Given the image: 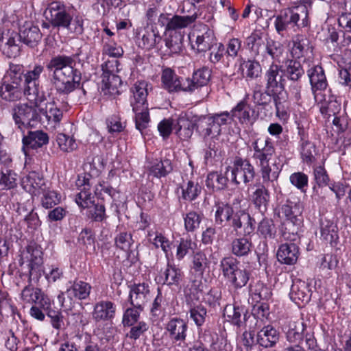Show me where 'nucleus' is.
Listing matches in <instances>:
<instances>
[{
  "mask_svg": "<svg viewBox=\"0 0 351 351\" xmlns=\"http://www.w3.org/2000/svg\"><path fill=\"white\" fill-rule=\"evenodd\" d=\"M242 65L246 69V77L255 79L261 75V66L258 62L254 60L244 61Z\"/></svg>",
  "mask_w": 351,
  "mask_h": 351,
  "instance_id": "nucleus-64",
  "label": "nucleus"
},
{
  "mask_svg": "<svg viewBox=\"0 0 351 351\" xmlns=\"http://www.w3.org/2000/svg\"><path fill=\"white\" fill-rule=\"evenodd\" d=\"M47 99L44 94V99L39 104H33L38 109L41 115L44 116L49 124L56 127L60 123L62 117V111L58 108L57 104L53 101H49L45 104L43 103Z\"/></svg>",
  "mask_w": 351,
  "mask_h": 351,
  "instance_id": "nucleus-15",
  "label": "nucleus"
},
{
  "mask_svg": "<svg viewBox=\"0 0 351 351\" xmlns=\"http://www.w3.org/2000/svg\"><path fill=\"white\" fill-rule=\"evenodd\" d=\"M219 267L224 278L236 289L245 286L250 279V271L232 256L221 258Z\"/></svg>",
  "mask_w": 351,
  "mask_h": 351,
  "instance_id": "nucleus-6",
  "label": "nucleus"
},
{
  "mask_svg": "<svg viewBox=\"0 0 351 351\" xmlns=\"http://www.w3.org/2000/svg\"><path fill=\"white\" fill-rule=\"evenodd\" d=\"M281 66L272 63L265 74L266 80L265 91L268 95L273 97L275 106L277 109V114L279 115L282 99H284L282 92L285 89L283 84L284 79L280 74Z\"/></svg>",
  "mask_w": 351,
  "mask_h": 351,
  "instance_id": "nucleus-7",
  "label": "nucleus"
},
{
  "mask_svg": "<svg viewBox=\"0 0 351 351\" xmlns=\"http://www.w3.org/2000/svg\"><path fill=\"white\" fill-rule=\"evenodd\" d=\"M269 199V192L266 187V184H264L256 186V189L251 195L252 202L262 213L266 211Z\"/></svg>",
  "mask_w": 351,
  "mask_h": 351,
  "instance_id": "nucleus-33",
  "label": "nucleus"
},
{
  "mask_svg": "<svg viewBox=\"0 0 351 351\" xmlns=\"http://www.w3.org/2000/svg\"><path fill=\"white\" fill-rule=\"evenodd\" d=\"M17 174L10 168L0 173V190H9L17 186Z\"/></svg>",
  "mask_w": 351,
  "mask_h": 351,
  "instance_id": "nucleus-50",
  "label": "nucleus"
},
{
  "mask_svg": "<svg viewBox=\"0 0 351 351\" xmlns=\"http://www.w3.org/2000/svg\"><path fill=\"white\" fill-rule=\"evenodd\" d=\"M321 238L330 245L336 244L339 239L338 228L332 221L322 219L320 223Z\"/></svg>",
  "mask_w": 351,
  "mask_h": 351,
  "instance_id": "nucleus-34",
  "label": "nucleus"
},
{
  "mask_svg": "<svg viewBox=\"0 0 351 351\" xmlns=\"http://www.w3.org/2000/svg\"><path fill=\"white\" fill-rule=\"evenodd\" d=\"M116 304L110 300H101L95 303L92 313L95 322L112 320L116 315Z\"/></svg>",
  "mask_w": 351,
  "mask_h": 351,
  "instance_id": "nucleus-21",
  "label": "nucleus"
},
{
  "mask_svg": "<svg viewBox=\"0 0 351 351\" xmlns=\"http://www.w3.org/2000/svg\"><path fill=\"white\" fill-rule=\"evenodd\" d=\"M143 310L134 306L128 308L123 315L122 324L123 326H132L139 322L140 313Z\"/></svg>",
  "mask_w": 351,
  "mask_h": 351,
  "instance_id": "nucleus-57",
  "label": "nucleus"
},
{
  "mask_svg": "<svg viewBox=\"0 0 351 351\" xmlns=\"http://www.w3.org/2000/svg\"><path fill=\"white\" fill-rule=\"evenodd\" d=\"M161 37L154 31H147L143 34L141 40L139 42V47L151 49L156 46L161 41Z\"/></svg>",
  "mask_w": 351,
  "mask_h": 351,
  "instance_id": "nucleus-56",
  "label": "nucleus"
},
{
  "mask_svg": "<svg viewBox=\"0 0 351 351\" xmlns=\"http://www.w3.org/2000/svg\"><path fill=\"white\" fill-rule=\"evenodd\" d=\"M300 14L304 19H302V25L305 26L304 19H306V10L305 7H296L293 8H287L280 11L276 16L274 22L275 28L279 34L288 29L293 28L295 26H299L298 22L300 18Z\"/></svg>",
  "mask_w": 351,
  "mask_h": 351,
  "instance_id": "nucleus-8",
  "label": "nucleus"
},
{
  "mask_svg": "<svg viewBox=\"0 0 351 351\" xmlns=\"http://www.w3.org/2000/svg\"><path fill=\"white\" fill-rule=\"evenodd\" d=\"M284 50L283 45L280 42L267 39L265 45L264 56L268 54L274 60L279 61Z\"/></svg>",
  "mask_w": 351,
  "mask_h": 351,
  "instance_id": "nucleus-54",
  "label": "nucleus"
},
{
  "mask_svg": "<svg viewBox=\"0 0 351 351\" xmlns=\"http://www.w3.org/2000/svg\"><path fill=\"white\" fill-rule=\"evenodd\" d=\"M45 15L51 26L58 29L69 27L72 19L69 9L60 1L50 3L45 10Z\"/></svg>",
  "mask_w": 351,
  "mask_h": 351,
  "instance_id": "nucleus-10",
  "label": "nucleus"
},
{
  "mask_svg": "<svg viewBox=\"0 0 351 351\" xmlns=\"http://www.w3.org/2000/svg\"><path fill=\"white\" fill-rule=\"evenodd\" d=\"M191 319L197 326H202L206 322L207 317L206 308L203 305H197L189 310Z\"/></svg>",
  "mask_w": 351,
  "mask_h": 351,
  "instance_id": "nucleus-59",
  "label": "nucleus"
},
{
  "mask_svg": "<svg viewBox=\"0 0 351 351\" xmlns=\"http://www.w3.org/2000/svg\"><path fill=\"white\" fill-rule=\"evenodd\" d=\"M161 79L164 88L169 92L184 91L185 78L179 77L172 69H164Z\"/></svg>",
  "mask_w": 351,
  "mask_h": 351,
  "instance_id": "nucleus-26",
  "label": "nucleus"
},
{
  "mask_svg": "<svg viewBox=\"0 0 351 351\" xmlns=\"http://www.w3.org/2000/svg\"><path fill=\"white\" fill-rule=\"evenodd\" d=\"M183 36L178 33L170 34L165 40V46L169 49V53L178 54L182 51Z\"/></svg>",
  "mask_w": 351,
  "mask_h": 351,
  "instance_id": "nucleus-53",
  "label": "nucleus"
},
{
  "mask_svg": "<svg viewBox=\"0 0 351 351\" xmlns=\"http://www.w3.org/2000/svg\"><path fill=\"white\" fill-rule=\"evenodd\" d=\"M223 315L229 322L237 326H239L241 323L242 315L245 316L244 308L236 304L226 305L224 308Z\"/></svg>",
  "mask_w": 351,
  "mask_h": 351,
  "instance_id": "nucleus-49",
  "label": "nucleus"
},
{
  "mask_svg": "<svg viewBox=\"0 0 351 351\" xmlns=\"http://www.w3.org/2000/svg\"><path fill=\"white\" fill-rule=\"evenodd\" d=\"M211 70L206 66H203L194 71L192 79L185 78L184 84V92H193L195 89L206 86L210 79Z\"/></svg>",
  "mask_w": 351,
  "mask_h": 351,
  "instance_id": "nucleus-18",
  "label": "nucleus"
},
{
  "mask_svg": "<svg viewBox=\"0 0 351 351\" xmlns=\"http://www.w3.org/2000/svg\"><path fill=\"white\" fill-rule=\"evenodd\" d=\"M195 125L197 132L204 139L219 137L221 132V129L219 128L217 125H215L214 121L208 116L199 118Z\"/></svg>",
  "mask_w": 351,
  "mask_h": 351,
  "instance_id": "nucleus-24",
  "label": "nucleus"
},
{
  "mask_svg": "<svg viewBox=\"0 0 351 351\" xmlns=\"http://www.w3.org/2000/svg\"><path fill=\"white\" fill-rule=\"evenodd\" d=\"M298 247L294 243L282 244L277 252V258L281 263L294 265L298 258Z\"/></svg>",
  "mask_w": 351,
  "mask_h": 351,
  "instance_id": "nucleus-28",
  "label": "nucleus"
},
{
  "mask_svg": "<svg viewBox=\"0 0 351 351\" xmlns=\"http://www.w3.org/2000/svg\"><path fill=\"white\" fill-rule=\"evenodd\" d=\"M309 77L311 90L314 95L317 90H324L328 86L326 77L323 68L319 65H315L307 71Z\"/></svg>",
  "mask_w": 351,
  "mask_h": 351,
  "instance_id": "nucleus-25",
  "label": "nucleus"
},
{
  "mask_svg": "<svg viewBox=\"0 0 351 351\" xmlns=\"http://www.w3.org/2000/svg\"><path fill=\"white\" fill-rule=\"evenodd\" d=\"M10 112L14 124L21 130L32 127L38 119V113L36 107L27 103L14 105Z\"/></svg>",
  "mask_w": 351,
  "mask_h": 351,
  "instance_id": "nucleus-9",
  "label": "nucleus"
},
{
  "mask_svg": "<svg viewBox=\"0 0 351 351\" xmlns=\"http://www.w3.org/2000/svg\"><path fill=\"white\" fill-rule=\"evenodd\" d=\"M163 275V284L168 286H178L182 280L183 272L177 265L168 262Z\"/></svg>",
  "mask_w": 351,
  "mask_h": 351,
  "instance_id": "nucleus-38",
  "label": "nucleus"
},
{
  "mask_svg": "<svg viewBox=\"0 0 351 351\" xmlns=\"http://www.w3.org/2000/svg\"><path fill=\"white\" fill-rule=\"evenodd\" d=\"M230 180L238 185L241 183L247 184L255 177L254 167L247 160L236 158L230 171Z\"/></svg>",
  "mask_w": 351,
  "mask_h": 351,
  "instance_id": "nucleus-12",
  "label": "nucleus"
},
{
  "mask_svg": "<svg viewBox=\"0 0 351 351\" xmlns=\"http://www.w3.org/2000/svg\"><path fill=\"white\" fill-rule=\"evenodd\" d=\"M56 141L60 149L63 152H72L77 147L75 141L64 134H58Z\"/></svg>",
  "mask_w": 351,
  "mask_h": 351,
  "instance_id": "nucleus-60",
  "label": "nucleus"
},
{
  "mask_svg": "<svg viewBox=\"0 0 351 351\" xmlns=\"http://www.w3.org/2000/svg\"><path fill=\"white\" fill-rule=\"evenodd\" d=\"M233 117L239 119L241 123H251L254 110L245 101H241L231 111Z\"/></svg>",
  "mask_w": 351,
  "mask_h": 351,
  "instance_id": "nucleus-37",
  "label": "nucleus"
},
{
  "mask_svg": "<svg viewBox=\"0 0 351 351\" xmlns=\"http://www.w3.org/2000/svg\"><path fill=\"white\" fill-rule=\"evenodd\" d=\"M41 194L43 196L40 199V204L46 209L52 208L56 205L60 204L61 201L60 195L55 191L49 190L47 187L42 191Z\"/></svg>",
  "mask_w": 351,
  "mask_h": 351,
  "instance_id": "nucleus-52",
  "label": "nucleus"
},
{
  "mask_svg": "<svg viewBox=\"0 0 351 351\" xmlns=\"http://www.w3.org/2000/svg\"><path fill=\"white\" fill-rule=\"evenodd\" d=\"M309 40L302 35H298L293 40L291 54L294 58L304 56L309 49Z\"/></svg>",
  "mask_w": 351,
  "mask_h": 351,
  "instance_id": "nucleus-47",
  "label": "nucleus"
},
{
  "mask_svg": "<svg viewBox=\"0 0 351 351\" xmlns=\"http://www.w3.org/2000/svg\"><path fill=\"white\" fill-rule=\"evenodd\" d=\"M289 296L295 304H299L300 302H308L311 296L308 284L298 278L293 280Z\"/></svg>",
  "mask_w": 351,
  "mask_h": 351,
  "instance_id": "nucleus-23",
  "label": "nucleus"
},
{
  "mask_svg": "<svg viewBox=\"0 0 351 351\" xmlns=\"http://www.w3.org/2000/svg\"><path fill=\"white\" fill-rule=\"evenodd\" d=\"M134 113L136 128L141 133L146 129L150 121L149 113L147 106H138L137 109L132 108Z\"/></svg>",
  "mask_w": 351,
  "mask_h": 351,
  "instance_id": "nucleus-43",
  "label": "nucleus"
},
{
  "mask_svg": "<svg viewBox=\"0 0 351 351\" xmlns=\"http://www.w3.org/2000/svg\"><path fill=\"white\" fill-rule=\"evenodd\" d=\"M76 186L80 191L75 197L77 205L83 208H90L92 218L96 221H101L105 218V207L103 204H94V195L90 191L89 178L86 176H78L76 180Z\"/></svg>",
  "mask_w": 351,
  "mask_h": 351,
  "instance_id": "nucleus-5",
  "label": "nucleus"
},
{
  "mask_svg": "<svg viewBox=\"0 0 351 351\" xmlns=\"http://www.w3.org/2000/svg\"><path fill=\"white\" fill-rule=\"evenodd\" d=\"M132 243L133 240L130 233L125 232H120L115 237L116 246L125 252H128L130 250Z\"/></svg>",
  "mask_w": 351,
  "mask_h": 351,
  "instance_id": "nucleus-63",
  "label": "nucleus"
},
{
  "mask_svg": "<svg viewBox=\"0 0 351 351\" xmlns=\"http://www.w3.org/2000/svg\"><path fill=\"white\" fill-rule=\"evenodd\" d=\"M339 26L343 32L342 44L348 46L351 43V12L342 13L338 18Z\"/></svg>",
  "mask_w": 351,
  "mask_h": 351,
  "instance_id": "nucleus-44",
  "label": "nucleus"
},
{
  "mask_svg": "<svg viewBox=\"0 0 351 351\" xmlns=\"http://www.w3.org/2000/svg\"><path fill=\"white\" fill-rule=\"evenodd\" d=\"M184 219L185 229L189 232H193L199 228L202 217L196 212L191 211L186 214Z\"/></svg>",
  "mask_w": 351,
  "mask_h": 351,
  "instance_id": "nucleus-62",
  "label": "nucleus"
},
{
  "mask_svg": "<svg viewBox=\"0 0 351 351\" xmlns=\"http://www.w3.org/2000/svg\"><path fill=\"white\" fill-rule=\"evenodd\" d=\"M187 329V323L180 318H172L167 324L166 330L169 334V337L175 347L178 348V351L187 347L185 342Z\"/></svg>",
  "mask_w": 351,
  "mask_h": 351,
  "instance_id": "nucleus-13",
  "label": "nucleus"
},
{
  "mask_svg": "<svg viewBox=\"0 0 351 351\" xmlns=\"http://www.w3.org/2000/svg\"><path fill=\"white\" fill-rule=\"evenodd\" d=\"M75 64V55H58L47 62L46 68L51 73V83L57 93L69 95L79 87L82 73Z\"/></svg>",
  "mask_w": 351,
  "mask_h": 351,
  "instance_id": "nucleus-2",
  "label": "nucleus"
},
{
  "mask_svg": "<svg viewBox=\"0 0 351 351\" xmlns=\"http://www.w3.org/2000/svg\"><path fill=\"white\" fill-rule=\"evenodd\" d=\"M208 264L209 261L205 253L197 252L193 256L190 271L198 276H202Z\"/></svg>",
  "mask_w": 351,
  "mask_h": 351,
  "instance_id": "nucleus-46",
  "label": "nucleus"
},
{
  "mask_svg": "<svg viewBox=\"0 0 351 351\" xmlns=\"http://www.w3.org/2000/svg\"><path fill=\"white\" fill-rule=\"evenodd\" d=\"M304 74V70L300 62L294 60H289L287 61L284 75L289 80L298 82Z\"/></svg>",
  "mask_w": 351,
  "mask_h": 351,
  "instance_id": "nucleus-45",
  "label": "nucleus"
},
{
  "mask_svg": "<svg viewBox=\"0 0 351 351\" xmlns=\"http://www.w3.org/2000/svg\"><path fill=\"white\" fill-rule=\"evenodd\" d=\"M194 125L195 124L185 116H180L175 125L176 134L182 140H188L193 135Z\"/></svg>",
  "mask_w": 351,
  "mask_h": 351,
  "instance_id": "nucleus-41",
  "label": "nucleus"
},
{
  "mask_svg": "<svg viewBox=\"0 0 351 351\" xmlns=\"http://www.w3.org/2000/svg\"><path fill=\"white\" fill-rule=\"evenodd\" d=\"M91 288L88 282L75 280L72 285L66 289L65 294L71 300H73V298L83 300L88 298Z\"/></svg>",
  "mask_w": 351,
  "mask_h": 351,
  "instance_id": "nucleus-29",
  "label": "nucleus"
},
{
  "mask_svg": "<svg viewBox=\"0 0 351 351\" xmlns=\"http://www.w3.org/2000/svg\"><path fill=\"white\" fill-rule=\"evenodd\" d=\"M299 135L300 137L302 158L307 164H311L315 160V146L308 141L303 130L299 131Z\"/></svg>",
  "mask_w": 351,
  "mask_h": 351,
  "instance_id": "nucleus-39",
  "label": "nucleus"
},
{
  "mask_svg": "<svg viewBox=\"0 0 351 351\" xmlns=\"http://www.w3.org/2000/svg\"><path fill=\"white\" fill-rule=\"evenodd\" d=\"M48 143L49 136L42 130L29 131L23 138V145L32 149L41 147Z\"/></svg>",
  "mask_w": 351,
  "mask_h": 351,
  "instance_id": "nucleus-35",
  "label": "nucleus"
},
{
  "mask_svg": "<svg viewBox=\"0 0 351 351\" xmlns=\"http://www.w3.org/2000/svg\"><path fill=\"white\" fill-rule=\"evenodd\" d=\"M245 44L254 56L264 57L265 43L263 39L262 33L253 32L246 38Z\"/></svg>",
  "mask_w": 351,
  "mask_h": 351,
  "instance_id": "nucleus-32",
  "label": "nucleus"
},
{
  "mask_svg": "<svg viewBox=\"0 0 351 351\" xmlns=\"http://www.w3.org/2000/svg\"><path fill=\"white\" fill-rule=\"evenodd\" d=\"M173 169L171 162L169 159L156 160L149 168L152 175L156 178H161L167 176Z\"/></svg>",
  "mask_w": 351,
  "mask_h": 351,
  "instance_id": "nucleus-48",
  "label": "nucleus"
},
{
  "mask_svg": "<svg viewBox=\"0 0 351 351\" xmlns=\"http://www.w3.org/2000/svg\"><path fill=\"white\" fill-rule=\"evenodd\" d=\"M19 34L22 42L31 47L36 46L42 38L39 28L34 25L31 21H25L20 27Z\"/></svg>",
  "mask_w": 351,
  "mask_h": 351,
  "instance_id": "nucleus-22",
  "label": "nucleus"
},
{
  "mask_svg": "<svg viewBox=\"0 0 351 351\" xmlns=\"http://www.w3.org/2000/svg\"><path fill=\"white\" fill-rule=\"evenodd\" d=\"M21 298L25 303L37 304L42 308H48L49 306V298L40 289L31 285L24 287Z\"/></svg>",
  "mask_w": 351,
  "mask_h": 351,
  "instance_id": "nucleus-16",
  "label": "nucleus"
},
{
  "mask_svg": "<svg viewBox=\"0 0 351 351\" xmlns=\"http://www.w3.org/2000/svg\"><path fill=\"white\" fill-rule=\"evenodd\" d=\"M230 169L228 167L226 171V176H223L221 173L217 172L210 173L206 179V186L215 189L216 190H222L227 186L228 180L230 179Z\"/></svg>",
  "mask_w": 351,
  "mask_h": 351,
  "instance_id": "nucleus-42",
  "label": "nucleus"
},
{
  "mask_svg": "<svg viewBox=\"0 0 351 351\" xmlns=\"http://www.w3.org/2000/svg\"><path fill=\"white\" fill-rule=\"evenodd\" d=\"M121 84V78L114 73L102 74L101 90L104 95L114 96L119 94V87Z\"/></svg>",
  "mask_w": 351,
  "mask_h": 351,
  "instance_id": "nucleus-36",
  "label": "nucleus"
},
{
  "mask_svg": "<svg viewBox=\"0 0 351 351\" xmlns=\"http://www.w3.org/2000/svg\"><path fill=\"white\" fill-rule=\"evenodd\" d=\"M201 191L202 187L198 182L189 180L182 186V197L184 200L191 202L199 196Z\"/></svg>",
  "mask_w": 351,
  "mask_h": 351,
  "instance_id": "nucleus-55",
  "label": "nucleus"
},
{
  "mask_svg": "<svg viewBox=\"0 0 351 351\" xmlns=\"http://www.w3.org/2000/svg\"><path fill=\"white\" fill-rule=\"evenodd\" d=\"M25 74L22 64L10 63L3 82L22 86Z\"/></svg>",
  "mask_w": 351,
  "mask_h": 351,
  "instance_id": "nucleus-40",
  "label": "nucleus"
},
{
  "mask_svg": "<svg viewBox=\"0 0 351 351\" xmlns=\"http://www.w3.org/2000/svg\"><path fill=\"white\" fill-rule=\"evenodd\" d=\"M250 292L252 299L256 303H259L261 300H268L271 296L270 289L260 281L252 286Z\"/></svg>",
  "mask_w": 351,
  "mask_h": 351,
  "instance_id": "nucleus-51",
  "label": "nucleus"
},
{
  "mask_svg": "<svg viewBox=\"0 0 351 351\" xmlns=\"http://www.w3.org/2000/svg\"><path fill=\"white\" fill-rule=\"evenodd\" d=\"M21 186L25 191L34 196L41 195L42 191L47 187L43 176L36 171H31L25 176L22 179Z\"/></svg>",
  "mask_w": 351,
  "mask_h": 351,
  "instance_id": "nucleus-20",
  "label": "nucleus"
},
{
  "mask_svg": "<svg viewBox=\"0 0 351 351\" xmlns=\"http://www.w3.org/2000/svg\"><path fill=\"white\" fill-rule=\"evenodd\" d=\"M197 13L194 12L189 15L174 14L165 27L166 31L185 29L194 23L197 19Z\"/></svg>",
  "mask_w": 351,
  "mask_h": 351,
  "instance_id": "nucleus-31",
  "label": "nucleus"
},
{
  "mask_svg": "<svg viewBox=\"0 0 351 351\" xmlns=\"http://www.w3.org/2000/svg\"><path fill=\"white\" fill-rule=\"evenodd\" d=\"M44 71V66H34L24 75L23 86L3 82L0 86V97L3 100L16 102L25 96L32 104H39L44 99V92L40 90L39 78Z\"/></svg>",
  "mask_w": 351,
  "mask_h": 351,
  "instance_id": "nucleus-3",
  "label": "nucleus"
},
{
  "mask_svg": "<svg viewBox=\"0 0 351 351\" xmlns=\"http://www.w3.org/2000/svg\"><path fill=\"white\" fill-rule=\"evenodd\" d=\"M253 158L260 168L263 184H271L275 192L280 189L278 180L282 165L279 160L274 158L276 149L269 138H258L253 143Z\"/></svg>",
  "mask_w": 351,
  "mask_h": 351,
  "instance_id": "nucleus-4",
  "label": "nucleus"
},
{
  "mask_svg": "<svg viewBox=\"0 0 351 351\" xmlns=\"http://www.w3.org/2000/svg\"><path fill=\"white\" fill-rule=\"evenodd\" d=\"M304 325L303 322L294 323L287 332V340L291 343H299L303 339Z\"/></svg>",
  "mask_w": 351,
  "mask_h": 351,
  "instance_id": "nucleus-58",
  "label": "nucleus"
},
{
  "mask_svg": "<svg viewBox=\"0 0 351 351\" xmlns=\"http://www.w3.org/2000/svg\"><path fill=\"white\" fill-rule=\"evenodd\" d=\"M279 340V332L271 326L263 327L256 336L257 343L264 348L274 347Z\"/></svg>",
  "mask_w": 351,
  "mask_h": 351,
  "instance_id": "nucleus-30",
  "label": "nucleus"
},
{
  "mask_svg": "<svg viewBox=\"0 0 351 351\" xmlns=\"http://www.w3.org/2000/svg\"><path fill=\"white\" fill-rule=\"evenodd\" d=\"M280 217L285 218L287 220L285 230L282 232V237L285 240L295 241L298 239L297 234L298 227L300 220L298 215L295 214L293 208L289 204H283L278 210Z\"/></svg>",
  "mask_w": 351,
  "mask_h": 351,
  "instance_id": "nucleus-14",
  "label": "nucleus"
},
{
  "mask_svg": "<svg viewBox=\"0 0 351 351\" xmlns=\"http://www.w3.org/2000/svg\"><path fill=\"white\" fill-rule=\"evenodd\" d=\"M241 201L240 198L234 199L232 206L220 201L215 204V223L221 226L228 224L232 233L243 236L234 239L231 243V252L237 257L247 256L250 252L252 244L246 236L254 231L256 223L254 219L245 209L237 208L236 205L240 204Z\"/></svg>",
  "mask_w": 351,
  "mask_h": 351,
  "instance_id": "nucleus-1",
  "label": "nucleus"
},
{
  "mask_svg": "<svg viewBox=\"0 0 351 351\" xmlns=\"http://www.w3.org/2000/svg\"><path fill=\"white\" fill-rule=\"evenodd\" d=\"M25 263H28L29 279L34 273L37 274L41 271L43 258L40 246L35 243H31L21 252L19 264L23 266Z\"/></svg>",
  "mask_w": 351,
  "mask_h": 351,
  "instance_id": "nucleus-11",
  "label": "nucleus"
},
{
  "mask_svg": "<svg viewBox=\"0 0 351 351\" xmlns=\"http://www.w3.org/2000/svg\"><path fill=\"white\" fill-rule=\"evenodd\" d=\"M193 36L195 37V40L192 44V47L198 52H206L210 50L215 43L213 32L205 25L201 29L195 32Z\"/></svg>",
  "mask_w": 351,
  "mask_h": 351,
  "instance_id": "nucleus-17",
  "label": "nucleus"
},
{
  "mask_svg": "<svg viewBox=\"0 0 351 351\" xmlns=\"http://www.w3.org/2000/svg\"><path fill=\"white\" fill-rule=\"evenodd\" d=\"M129 298L132 306L143 309V306L152 298L149 285L146 283L134 285L130 289Z\"/></svg>",
  "mask_w": 351,
  "mask_h": 351,
  "instance_id": "nucleus-19",
  "label": "nucleus"
},
{
  "mask_svg": "<svg viewBox=\"0 0 351 351\" xmlns=\"http://www.w3.org/2000/svg\"><path fill=\"white\" fill-rule=\"evenodd\" d=\"M148 84L145 81L136 82L131 88L132 94L130 98V105L132 108L137 109L138 106H148L147 103V97Z\"/></svg>",
  "mask_w": 351,
  "mask_h": 351,
  "instance_id": "nucleus-27",
  "label": "nucleus"
},
{
  "mask_svg": "<svg viewBox=\"0 0 351 351\" xmlns=\"http://www.w3.org/2000/svg\"><path fill=\"white\" fill-rule=\"evenodd\" d=\"M204 140L206 144L204 159L208 161L215 157L219 150V137H210Z\"/></svg>",
  "mask_w": 351,
  "mask_h": 351,
  "instance_id": "nucleus-61",
  "label": "nucleus"
}]
</instances>
